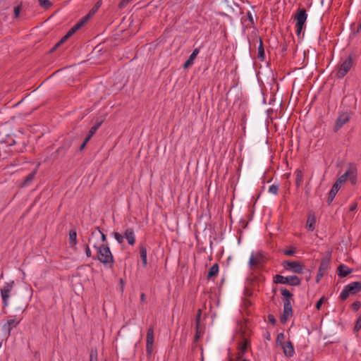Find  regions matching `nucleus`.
<instances>
[{
  "label": "nucleus",
  "mask_w": 361,
  "mask_h": 361,
  "mask_svg": "<svg viewBox=\"0 0 361 361\" xmlns=\"http://www.w3.org/2000/svg\"><path fill=\"white\" fill-rule=\"evenodd\" d=\"M268 320L273 325H275L276 324V319H275L274 316L271 314H269L268 315Z\"/></svg>",
  "instance_id": "nucleus-53"
},
{
  "label": "nucleus",
  "mask_w": 361,
  "mask_h": 361,
  "mask_svg": "<svg viewBox=\"0 0 361 361\" xmlns=\"http://www.w3.org/2000/svg\"><path fill=\"white\" fill-rule=\"evenodd\" d=\"M349 166V176L348 178L350 183L354 185L357 183V167L353 163H348Z\"/></svg>",
  "instance_id": "nucleus-15"
},
{
  "label": "nucleus",
  "mask_w": 361,
  "mask_h": 361,
  "mask_svg": "<svg viewBox=\"0 0 361 361\" xmlns=\"http://www.w3.org/2000/svg\"><path fill=\"white\" fill-rule=\"evenodd\" d=\"M154 343V328L149 326L147 329L146 336V352L147 357H150L152 353Z\"/></svg>",
  "instance_id": "nucleus-9"
},
{
  "label": "nucleus",
  "mask_w": 361,
  "mask_h": 361,
  "mask_svg": "<svg viewBox=\"0 0 361 361\" xmlns=\"http://www.w3.org/2000/svg\"><path fill=\"white\" fill-rule=\"evenodd\" d=\"M14 285V281H12L9 283H6L4 287L1 289V293L9 294L11 292Z\"/></svg>",
  "instance_id": "nucleus-31"
},
{
  "label": "nucleus",
  "mask_w": 361,
  "mask_h": 361,
  "mask_svg": "<svg viewBox=\"0 0 361 361\" xmlns=\"http://www.w3.org/2000/svg\"><path fill=\"white\" fill-rule=\"evenodd\" d=\"M73 140L70 137L65 138L61 143V145L56 150L55 153H61L63 155L71 147Z\"/></svg>",
  "instance_id": "nucleus-13"
},
{
  "label": "nucleus",
  "mask_w": 361,
  "mask_h": 361,
  "mask_svg": "<svg viewBox=\"0 0 361 361\" xmlns=\"http://www.w3.org/2000/svg\"><path fill=\"white\" fill-rule=\"evenodd\" d=\"M1 298H2L4 307H6V306H8V298H10V295L6 294V293H1Z\"/></svg>",
  "instance_id": "nucleus-43"
},
{
  "label": "nucleus",
  "mask_w": 361,
  "mask_h": 361,
  "mask_svg": "<svg viewBox=\"0 0 361 361\" xmlns=\"http://www.w3.org/2000/svg\"><path fill=\"white\" fill-rule=\"evenodd\" d=\"M360 31H361V23L357 26V32H360Z\"/></svg>",
  "instance_id": "nucleus-64"
},
{
  "label": "nucleus",
  "mask_w": 361,
  "mask_h": 361,
  "mask_svg": "<svg viewBox=\"0 0 361 361\" xmlns=\"http://www.w3.org/2000/svg\"><path fill=\"white\" fill-rule=\"evenodd\" d=\"M69 38V37L66 34L56 44V47H60L61 44H63L65 42L67 41V39Z\"/></svg>",
  "instance_id": "nucleus-48"
},
{
  "label": "nucleus",
  "mask_w": 361,
  "mask_h": 361,
  "mask_svg": "<svg viewBox=\"0 0 361 361\" xmlns=\"http://www.w3.org/2000/svg\"><path fill=\"white\" fill-rule=\"evenodd\" d=\"M243 305L245 308H248L250 306L252 305V302L249 299L245 298L243 300Z\"/></svg>",
  "instance_id": "nucleus-55"
},
{
  "label": "nucleus",
  "mask_w": 361,
  "mask_h": 361,
  "mask_svg": "<svg viewBox=\"0 0 361 361\" xmlns=\"http://www.w3.org/2000/svg\"><path fill=\"white\" fill-rule=\"evenodd\" d=\"M82 26L80 25L79 22H78L74 26H73L68 32L66 33V35L71 37L77 30L80 29Z\"/></svg>",
  "instance_id": "nucleus-33"
},
{
  "label": "nucleus",
  "mask_w": 361,
  "mask_h": 361,
  "mask_svg": "<svg viewBox=\"0 0 361 361\" xmlns=\"http://www.w3.org/2000/svg\"><path fill=\"white\" fill-rule=\"evenodd\" d=\"M281 265L286 271H290L295 274L303 273L304 265L300 262L284 260Z\"/></svg>",
  "instance_id": "nucleus-7"
},
{
  "label": "nucleus",
  "mask_w": 361,
  "mask_h": 361,
  "mask_svg": "<svg viewBox=\"0 0 361 361\" xmlns=\"http://www.w3.org/2000/svg\"><path fill=\"white\" fill-rule=\"evenodd\" d=\"M279 188V185L273 184L269 186V192L276 195L278 194Z\"/></svg>",
  "instance_id": "nucleus-40"
},
{
  "label": "nucleus",
  "mask_w": 361,
  "mask_h": 361,
  "mask_svg": "<svg viewBox=\"0 0 361 361\" xmlns=\"http://www.w3.org/2000/svg\"><path fill=\"white\" fill-rule=\"evenodd\" d=\"M247 18H248V20L250 21V24L248 25V26L249 27L254 26V25H255L254 19H253V17L252 16V13L250 11H248L247 13Z\"/></svg>",
  "instance_id": "nucleus-49"
},
{
  "label": "nucleus",
  "mask_w": 361,
  "mask_h": 361,
  "mask_svg": "<svg viewBox=\"0 0 361 361\" xmlns=\"http://www.w3.org/2000/svg\"><path fill=\"white\" fill-rule=\"evenodd\" d=\"M281 347L283 348L285 356H286L287 357H291L293 356L295 353V350L293 345L290 341L285 342V343L283 344Z\"/></svg>",
  "instance_id": "nucleus-14"
},
{
  "label": "nucleus",
  "mask_w": 361,
  "mask_h": 361,
  "mask_svg": "<svg viewBox=\"0 0 361 361\" xmlns=\"http://www.w3.org/2000/svg\"><path fill=\"white\" fill-rule=\"evenodd\" d=\"M92 136H93L92 135H90V133H88V134L87 135L86 137L85 138L83 142L85 144H87V142L90 141V140L92 138Z\"/></svg>",
  "instance_id": "nucleus-57"
},
{
  "label": "nucleus",
  "mask_w": 361,
  "mask_h": 361,
  "mask_svg": "<svg viewBox=\"0 0 361 361\" xmlns=\"http://www.w3.org/2000/svg\"><path fill=\"white\" fill-rule=\"evenodd\" d=\"M316 217L314 213L310 212L307 216L306 222V228L311 231H313L315 228Z\"/></svg>",
  "instance_id": "nucleus-18"
},
{
  "label": "nucleus",
  "mask_w": 361,
  "mask_h": 361,
  "mask_svg": "<svg viewBox=\"0 0 361 361\" xmlns=\"http://www.w3.org/2000/svg\"><path fill=\"white\" fill-rule=\"evenodd\" d=\"M124 238L128 241L130 245H134L135 243V233L134 228L132 227H128L123 232Z\"/></svg>",
  "instance_id": "nucleus-11"
},
{
  "label": "nucleus",
  "mask_w": 361,
  "mask_h": 361,
  "mask_svg": "<svg viewBox=\"0 0 361 361\" xmlns=\"http://www.w3.org/2000/svg\"><path fill=\"white\" fill-rule=\"evenodd\" d=\"M361 307V302L360 301H355L351 305V309L353 311H357Z\"/></svg>",
  "instance_id": "nucleus-47"
},
{
  "label": "nucleus",
  "mask_w": 361,
  "mask_h": 361,
  "mask_svg": "<svg viewBox=\"0 0 361 361\" xmlns=\"http://www.w3.org/2000/svg\"><path fill=\"white\" fill-rule=\"evenodd\" d=\"M98 353L97 348H92L90 353V361H98Z\"/></svg>",
  "instance_id": "nucleus-35"
},
{
  "label": "nucleus",
  "mask_w": 361,
  "mask_h": 361,
  "mask_svg": "<svg viewBox=\"0 0 361 361\" xmlns=\"http://www.w3.org/2000/svg\"><path fill=\"white\" fill-rule=\"evenodd\" d=\"M39 5L45 9H48L52 6L49 0H38Z\"/></svg>",
  "instance_id": "nucleus-38"
},
{
  "label": "nucleus",
  "mask_w": 361,
  "mask_h": 361,
  "mask_svg": "<svg viewBox=\"0 0 361 361\" xmlns=\"http://www.w3.org/2000/svg\"><path fill=\"white\" fill-rule=\"evenodd\" d=\"M102 5V1L99 0L94 6L91 8V10L89 11V14H90L92 16L98 11L99 7Z\"/></svg>",
  "instance_id": "nucleus-36"
},
{
  "label": "nucleus",
  "mask_w": 361,
  "mask_h": 361,
  "mask_svg": "<svg viewBox=\"0 0 361 361\" xmlns=\"http://www.w3.org/2000/svg\"><path fill=\"white\" fill-rule=\"evenodd\" d=\"M330 257L323 258L321 261L318 271L325 274L329 267Z\"/></svg>",
  "instance_id": "nucleus-25"
},
{
  "label": "nucleus",
  "mask_w": 361,
  "mask_h": 361,
  "mask_svg": "<svg viewBox=\"0 0 361 361\" xmlns=\"http://www.w3.org/2000/svg\"><path fill=\"white\" fill-rule=\"evenodd\" d=\"M140 300H141V302H144V303L146 302V295L144 293H142L140 294Z\"/></svg>",
  "instance_id": "nucleus-60"
},
{
  "label": "nucleus",
  "mask_w": 361,
  "mask_h": 361,
  "mask_svg": "<svg viewBox=\"0 0 361 361\" xmlns=\"http://www.w3.org/2000/svg\"><path fill=\"white\" fill-rule=\"evenodd\" d=\"M274 283L280 284H288L292 286H298L300 285L301 280L296 275L283 276L280 274H276L274 277Z\"/></svg>",
  "instance_id": "nucleus-5"
},
{
  "label": "nucleus",
  "mask_w": 361,
  "mask_h": 361,
  "mask_svg": "<svg viewBox=\"0 0 361 361\" xmlns=\"http://www.w3.org/2000/svg\"><path fill=\"white\" fill-rule=\"evenodd\" d=\"M244 295L246 297H251L252 295V291L250 288L245 287L244 289Z\"/></svg>",
  "instance_id": "nucleus-54"
},
{
  "label": "nucleus",
  "mask_w": 361,
  "mask_h": 361,
  "mask_svg": "<svg viewBox=\"0 0 361 361\" xmlns=\"http://www.w3.org/2000/svg\"><path fill=\"white\" fill-rule=\"evenodd\" d=\"M113 235H114L115 239L117 240V242L119 244H123V242H124V235H123V234H121L120 233H118V232H114Z\"/></svg>",
  "instance_id": "nucleus-37"
},
{
  "label": "nucleus",
  "mask_w": 361,
  "mask_h": 361,
  "mask_svg": "<svg viewBox=\"0 0 361 361\" xmlns=\"http://www.w3.org/2000/svg\"><path fill=\"white\" fill-rule=\"evenodd\" d=\"M131 1L132 0H121L118 4V8L121 9L125 8Z\"/></svg>",
  "instance_id": "nucleus-50"
},
{
  "label": "nucleus",
  "mask_w": 361,
  "mask_h": 361,
  "mask_svg": "<svg viewBox=\"0 0 361 361\" xmlns=\"http://www.w3.org/2000/svg\"><path fill=\"white\" fill-rule=\"evenodd\" d=\"M21 10V5H18L17 6L14 7V15L16 18H18L19 16L20 12Z\"/></svg>",
  "instance_id": "nucleus-51"
},
{
  "label": "nucleus",
  "mask_w": 361,
  "mask_h": 361,
  "mask_svg": "<svg viewBox=\"0 0 361 361\" xmlns=\"http://www.w3.org/2000/svg\"><path fill=\"white\" fill-rule=\"evenodd\" d=\"M356 208H357V204H356V203H353V204L350 206V209H350V211L353 212L354 210H355V209H356Z\"/></svg>",
  "instance_id": "nucleus-62"
},
{
  "label": "nucleus",
  "mask_w": 361,
  "mask_h": 361,
  "mask_svg": "<svg viewBox=\"0 0 361 361\" xmlns=\"http://www.w3.org/2000/svg\"><path fill=\"white\" fill-rule=\"evenodd\" d=\"M352 112L350 111H344L339 113L335 124L333 128V131L334 133H337L339 130H341L344 125L348 123L351 118Z\"/></svg>",
  "instance_id": "nucleus-6"
},
{
  "label": "nucleus",
  "mask_w": 361,
  "mask_h": 361,
  "mask_svg": "<svg viewBox=\"0 0 361 361\" xmlns=\"http://www.w3.org/2000/svg\"><path fill=\"white\" fill-rule=\"evenodd\" d=\"M307 18V11L305 8H298L294 19L296 20L295 24V32L296 35L299 37L305 27V24Z\"/></svg>",
  "instance_id": "nucleus-4"
},
{
  "label": "nucleus",
  "mask_w": 361,
  "mask_h": 361,
  "mask_svg": "<svg viewBox=\"0 0 361 361\" xmlns=\"http://www.w3.org/2000/svg\"><path fill=\"white\" fill-rule=\"evenodd\" d=\"M219 265L217 263L214 264L209 270L207 274V279L209 280L218 275Z\"/></svg>",
  "instance_id": "nucleus-27"
},
{
  "label": "nucleus",
  "mask_w": 361,
  "mask_h": 361,
  "mask_svg": "<svg viewBox=\"0 0 361 361\" xmlns=\"http://www.w3.org/2000/svg\"><path fill=\"white\" fill-rule=\"evenodd\" d=\"M205 326H195V335L194 337V342H197L200 337L204 334Z\"/></svg>",
  "instance_id": "nucleus-28"
},
{
  "label": "nucleus",
  "mask_w": 361,
  "mask_h": 361,
  "mask_svg": "<svg viewBox=\"0 0 361 361\" xmlns=\"http://www.w3.org/2000/svg\"><path fill=\"white\" fill-rule=\"evenodd\" d=\"M93 247L97 250V254L92 258L99 260L104 266L112 268L114 259L109 245L102 244L99 245L97 242H94Z\"/></svg>",
  "instance_id": "nucleus-1"
},
{
  "label": "nucleus",
  "mask_w": 361,
  "mask_h": 361,
  "mask_svg": "<svg viewBox=\"0 0 361 361\" xmlns=\"http://www.w3.org/2000/svg\"><path fill=\"white\" fill-rule=\"evenodd\" d=\"M284 338H285V336H284L283 333L279 334L276 337V343L281 346L283 344L285 343V342H283Z\"/></svg>",
  "instance_id": "nucleus-41"
},
{
  "label": "nucleus",
  "mask_w": 361,
  "mask_h": 361,
  "mask_svg": "<svg viewBox=\"0 0 361 361\" xmlns=\"http://www.w3.org/2000/svg\"><path fill=\"white\" fill-rule=\"evenodd\" d=\"M69 245L71 247H74L77 244V232L75 229H71L68 233Z\"/></svg>",
  "instance_id": "nucleus-24"
},
{
  "label": "nucleus",
  "mask_w": 361,
  "mask_h": 361,
  "mask_svg": "<svg viewBox=\"0 0 361 361\" xmlns=\"http://www.w3.org/2000/svg\"><path fill=\"white\" fill-rule=\"evenodd\" d=\"M353 269L347 267L346 265L341 264L337 268V274L339 277L343 278L351 274Z\"/></svg>",
  "instance_id": "nucleus-16"
},
{
  "label": "nucleus",
  "mask_w": 361,
  "mask_h": 361,
  "mask_svg": "<svg viewBox=\"0 0 361 361\" xmlns=\"http://www.w3.org/2000/svg\"><path fill=\"white\" fill-rule=\"evenodd\" d=\"M1 142L6 143L8 146H13L16 144V140L11 136H8L6 140H2Z\"/></svg>",
  "instance_id": "nucleus-42"
},
{
  "label": "nucleus",
  "mask_w": 361,
  "mask_h": 361,
  "mask_svg": "<svg viewBox=\"0 0 361 361\" xmlns=\"http://www.w3.org/2000/svg\"><path fill=\"white\" fill-rule=\"evenodd\" d=\"M361 290V282L354 281L346 285L340 294V299L345 300L350 295H355Z\"/></svg>",
  "instance_id": "nucleus-3"
},
{
  "label": "nucleus",
  "mask_w": 361,
  "mask_h": 361,
  "mask_svg": "<svg viewBox=\"0 0 361 361\" xmlns=\"http://www.w3.org/2000/svg\"><path fill=\"white\" fill-rule=\"evenodd\" d=\"M267 259V257L262 252H257L255 254L252 253L251 255L249 264L252 269L259 267L264 265Z\"/></svg>",
  "instance_id": "nucleus-8"
},
{
  "label": "nucleus",
  "mask_w": 361,
  "mask_h": 361,
  "mask_svg": "<svg viewBox=\"0 0 361 361\" xmlns=\"http://www.w3.org/2000/svg\"><path fill=\"white\" fill-rule=\"evenodd\" d=\"M258 39L259 44L257 48V59L259 61H263L265 59L264 44L261 37H259Z\"/></svg>",
  "instance_id": "nucleus-23"
},
{
  "label": "nucleus",
  "mask_w": 361,
  "mask_h": 361,
  "mask_svg": "<svg viewBox=\"0 0 361 361\" xmlns=\"http://www.w3.org/2000/svg\"><path fill=\"white\" fill-rule=\"evenodd\" d=\"M248 341L247 339H244L243 342L240 343L238 345V353L236 356L237 360H240L245 355L247 345H248Z\"/></svg>",
  "instance_id": "nucleus-17"
},
{
  "label": "nucleus",
  "mask_w": 361,
  "mask_h": 361,
  "mask_svg": "<svg viewBox=\"0 0 361 361\" xmlns=\"http://www.w3.org/2000/svg\"><path fill=\"white\" fill-rule=\"evenodd\" d=\"M339 189H340V186H338L337 183H334L331 189L330 190V191L329 192V196L327 198V203L329 205L331 204V203L334 200V199L336 193L339 190Z\"/></svg>",
  "instance_id": "nucleus-21"
},
{
  "label": "nucleus",
  "mask_w": 361,
  "mask_h": 361,
  "mask_svg": "<svg viewBox=\"0 0 361 361\" xmlns=\"http://www.w3.org/2000/svg\"><path fill=\"white\" fill-rule=\"evenodd\" d=\"M97 130H96V129H95V128H94V127L92 126V127H91V128H90V130H89V132H88V133H90V135H94L96 133Z\"/></svg>",
  "instance_id": "nucleus-61"
},
{
  "label": "nucleus",
  "mask_w": 361,
  "mask_h": 361,
  "mask_svg": "<svg viewBox=\"0 0 361 361\" xmlns=\"http://www.w3.org/2000/svg\"><path fill=\"white\" fill-rule=\"evenodd\" d=\"M85 251L86 256L87 257H92V252H91L90 247L87 244L85 245Z\"/></svg>",
  "instance_id": "nucleus-52"
},
{
  "label": "nucleus",
  "mask_w": 361,
  "mask_h": 361,
  "mask_svg": "<svg viewBox=\"0 0 361 361\" xmlns=\"http://www.w3.org/2000/svg\"><path fill=\"white\" fill-rule=\"evenodd\" d=\"M296 248L295 247H290L288 250H283V253L285 255L293 256L295 254Z\"/></svg>",
  "instance_id": "nucleus-39"
},
{
  "label": "nucleus",
  "mask_w": 361,
  "mask_h": 361,
  "mask_svg": "<svg viewBox=\"0 0 361 361\" xmlns=\"http://www.w3.org/2000/svg\"><path fill=\"white\" fill-rule=\"evenodd\" d=\"M91 17H92V16L90 14L87 13L85 17H83L79 21V23H80V25L82 26H84L87 23V21L90 19Z\"/></svg>",
  "instance_id": "nucleus-46"
},
{
  "label": "nucleus",
  "mask_w": 361,
  "mask_h": 361,
  "mask_svg": "<svg viewBox=\"0 0 361 361\" xmlns=\"http://www.w3.org/2000/svg\"><path fill=\"white\" fill-rule=\"evenodd\" d=\"M353 66V59L351 54L345 59L340 64L337 66L335 71V76L338 79H342L350 71Z\"/></svg>",
  "instance_id": "nucleus-2"
},
{
  "label": "nucleus",
  "mask_w": 361,
  "mask_h": 361,
  "mask_svg": "<svg viewBox=\"0 0 361 361\" xmlns=\"http://www.w3.org/2000/svg\"><path fill=\"white\" fill-rule=\"evenodd\" d=\"M361 329V314L358 317V318L356 320L355 326H354V331H358Z\"/></svg>",
  "instance_id": "nucleus-44"
},
{
  "label": "nucleus",
  "mask_w": 361,
  "mask_h": 361,
  "mask_svg": "<svg viewBox=\"0 0 361 361\" xmlns=\"http://www.w3.org/2000/svg\"><path fill=\"white\" fill-rule=\"evenodd\" d=\"M199 52H200V49L199 48L195 49L193 50V51L192 52V54H190V56H189V58L183 63V68L185 69V68H189L190 66H192L195 59L197 57V56L199 54Z\"/></svg>",
  "instance_id": "nucleus-19"
},
{
  "label": "nucleus",
  "mask_w": 361,
  "mask_h": 361,
  "mask_svg": "<svg viewBox=\"0 0 361 361\" xmlns=\"http://www.w3.org/2000/svg\"><path fill=\"white\" fill-rule=\"evenodd\" d=\"M100 238L103 244H107L106 235L100 230L99 227H97L94 231L91 232V236L89 238V243L92 241L93 238Z\"/></svg>",
  "instance_id": "nucleus-12"
},
{
  "label": "nucleus",
  "mask_w": 361,
  "mask_h": 361,
  "mask_svg": "<svg viewBox=\"0 0 361 361\" xmlns=\"http://www.w3.org/2000/svg\"><path fill=\"white\" fill-rule=\"evenodd\" d=\"M202 312V309L197 310V314L195 316V326H204L203 324H201Z\"/></svg>",
  "instance_id": "nucleus-34"
},
{
  "label": "nucleus",
  "mask_w": 361,
  "mask_h": 361,
  "mask_svg": "<svg viewBox=\"0 0 361 361\" xmlns=\"http://www.w3.org/2000/svg\"><path fill=\"white\" fill-rule=\"evenodd\" d=\"M92 136H93L92 135H90V133H88V134L87 135L86 137L85 138L83 142L85 144H87V142L90 141V140L92 138Z\"/></svg>",
  "instance_id": "nucleus-58"
},
{
  "label": "nucleus",
  "mask_w": 361,
  "mask_h": 361,
  "mask_svg": "<svg viewBox=\"0 0 361 361\" xmlns=\"http://www.w3.org/2000/svg\"><path fill=\"white\" fill-rule=\"evenodd\" d=\"M293 316V308L290 301L283 302V311L280 317V321L282 324H285L289 317Z\"/></svg>",
  "instance_id": "nucleus-10"
},
{
  "label": "nucleus",
  "mask_w": 361,
  "mask_h": 361,
  "mask_svg": "<svg viewBox=\"0 0 361 361\" xmlns=\"http://www.w3.org/2000/svg\"><path fill=\"white\" fill-rule=\"evenodd\" d=\"M18 323L19 322H16V320L14 319H8L7 322L3 325L2 330L4 332H6L9 336L13 329V326H16Z\"/></svg>",
  "instance_id": "nucleus-20"
},
{
  "label": "nucleus",
  "mask_w": 361,
  "mask_h": 361,
  "mask_svg": "<svg viewBox=\"0 0 361 361\" xmlns=\"http://www.w3.org/2000/svg\"><path fill=\"white\" fill-rule=\"evenodd\" d=\"M324 275V274L322 273V272H319V271H318L317 272V276H316V283H319L321 278Z\"/></svg>",
  "instance_id": "nucleus-56"
},
{
  "label": "nucleus",
  "mask_w": 361,
  "mask_h": 361,
  "mask_svg": "<svg viewBox=\"0 0 361 361\" xmlns=\"http://www.w3.org/2000/svg\"><path fill=\"white\" fill-rule=\"evenodd\" d=\"M86 145H87V144H85V143H84V142H82V143L81 144V145H80V147H79V150H80V152H81V151H82V150H83V149L85 147Z\"/></svg>",
  "instance_id": "nucleus-63"
},
{
  "label": "nucleus",
  "mask_w": 361,
  "mask_h": 361,
  "mask_svg": "<svg viewBox=\"0 0 361 361\" xmlns=\"http://www.w3.org/2000/svg\"><path fill=\"white\" fill-rule=\"evenodd\" d=\"M103 123V121H97L95 123V124L93 126L94 128H95L96 130H98L99 128L101 126V125Z\"/></svg>",
  "instance_id": "nucleus-59"
},
{
  "label": "nucleus",
  "mask_w": 361,
  "mask_h": 361,
  "mask_svg": "<svg viewBox=\"0 0 361 361\" xmlns=\"http://www.w3.org/2000/svg\"><path fill=\"white\" fill-rule=\"evenodd\" d=\"M140 250V256L142 260V264L143 267H146L147 265V249L145 245H140L139 247Z\"/></svg>",
  "instance_id": "nucleus-22"
},
{
  "label": "nucleus",
  "mask_w": 361,
  "mask_h": 361,
  "mask_svg": "<svg viewBox=\"0 0 361 361\" xmlns=\"http://www.w3.org/2000/svg\"><path fill=\"white\" fill-rule=\"evenodd\" d=\"M281 293L283 296V302L290 301L293 295L286 288H281Z\"/></svg>",
  "instance_id": "nucleus-29"
},
{
  "label": "nucleus",
  "mask_w": 361,
  "mask_h": 361,
  "mask_svg": "<svg viewBox=\"0 0 361 361\" xmlns=\"http://www.w3.org/2000/svg\"><path fill=\"white\" fill-rule=\"evenodd\" d=\"M295 173L296 175L295 185L297 188H299L300 185H301V183L302 182L303 174L302 171L300 169H297Z\"/></svg>",
  "instance_id": "nucleus-32"
},
{
  "label": "nucleus",
  "mask_w": 361,
  "mask_h": 361,
  "mask_svg": "<svg viewBox=\"0 0 361 361\" xmlns=\"http://www.w3.org/2000/svg\"><path fill=\"white\" fill-rule=\"evenodd\" d=\"M348 176L349 166L348 165V169L346 170V171L343 175H341L334 183H337L338 186L341 187V185L347 180V179L348 178Z\"/></svg>",
  "instance_id": "nucleus-30"
},
{
  "label": "nucleus",
  "mask_w": 361,
  "mask_h": 361,
  "mask_svg": "<svg viewBox=\"0 0 361 361\" xmlns=\"http://www.w3.org/2000/svg\"><path fill=\"white\" fill-rule=\"evenodd\" d=\"M36 173L37 169H35L32 171H31L27 176H26L24 180L20 184V187L23 188L28 185L35 178Z\"/></svg>",
  "instance_id": "nucleus-26"
},
{
  "label": "nucleus",
  "mask_w": 361,
  "mask_h": 361,
  "mask_svg": "<svg viewBox=\"0 0 361 361\" xmlns=\"http://www.w3.org/2000/svg\"><path fill=\"white\" fill-rule=\"evenodd\" d=\"M327 300V298H326L324 296L322 297L316 303V309L317 310H319L321 309V307L324 301Z\"/></svg>",
  "instance_id": "nucleus-45"
}]
</instances>
